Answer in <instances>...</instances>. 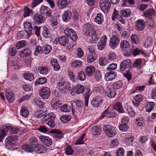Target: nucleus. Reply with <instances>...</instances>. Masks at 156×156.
<instances>
[{
    "label": "nucleus",
    "instance_id": "obj_44",
    "mask_svg": "<svg viewBox=\"0 0 156 156\" xmlns=\"http://www.w3.org/2000/svg\"><path fill=\"white\" fill-rule=\"evenodd\" d=\"M58 101L55 99L52 100L51 102V106L53 109H57L58 108Z\"/></svg>",
    "mask_w": 156,
    "mask_h": 156
},
{
    "label": "nucleus",
    "instance_id": "obj_31",
    "mask_svg": "<svg viewBox=\"0 0 156 156\" xmlns=\"http://www.w3.org/2000/svg\"><path fill=\"white\" fill-rule=\"evenodd\" d=\"M35 104L39 108H41V109L44 108V107L45 105V103L41 101L40 98H36L34 99Z\"/></svg>",
    "mask_w": 156,
    "mask_h": 156
},
{
    "label": "nucleus",
    "instance_id": "obj_55",
    "mask_svg": "<svg viewBox=\"0 0 156 156\" xmlns=\"http://www.w3.org/2000/svg\"><path fill=\"white\" fill-rule=\"evenodd\" d=\"M131 38L132 42L133 44H137L139 43V37L136 35L135 34L132 35Z\"/></svg>",
    "mask_w": 156,
    "mask_h": 156
},
{
    "label": "nucleus",
    "instance_id": "obj_10",
    "mask_svg": "<svg viewBox=\"0 0 156 156\" xmlns=\"http://www.w3.org/2000/svg\"><path fill=\"white\" fill-rule=\"evenodd\" d=\"M11 128V126L3 125L0 127V136H5L7 135L9 130Z\"/></svg>",
    "mask_w": 156,
    "mask_h": 156
},
{
    "label": "nucleus",
    "instance_id": "obj_17",
    "mask_svg": "<svg viewBox=\"0 0 156 156\" xmlns=\"http://www.w3.org/2000/svg\"><path fill=\"white\" fill-rule=\"evenodd\" d=\"M143 14L144 16L149 19H152V16L156 15L155 12L153 9H148L144 12Z\"/></svg>",
    "mask_w": 156,
    "mask_h": 156
},
{
    "label": "nucleus",
    "instance_id": "obj_15",
    "mask_svg": "<svg viewBox=\"0 0 156 156\" xmlns=\"http://www.w3.org/2000/svg\"><path fill=\"white\" fill-rule=\"evenodd\" d=\"M44 17L39 14H36L34 17V22L37 24H40L44 22Z\"/></svg>",
    "mask_w": 156,
    "mask_h": 156
},
{
    "label": "nucleus",
    "instance_id": "obj_25",
    "mask_svg": "<svg viewBox=\"0 0 156 156\" xmlns=\"http://www.w3.org/2000/svg\"><path fill=\"white\" fill-rule=\"evenodd\" d=\"M113 108L120 113L124 112V110L122 105V104L119 102L116 103L113 106Z\"/></svg>",
    "mask_w": 156,
    "mask_h": 156
},
{
    "label": "nucleus",
    "instance_id": "obj_51",
    "mask_svg": "<svg viewBox=\"0 0 156 156\" xmlns=\"http://www.w3.org/2000/svg\"><path fill=\"white\" fill-rule=\"evenodd\" d=\"M52 50V48L49 45H46L44 47L43 50V54L44 55H47L50 53Z\"/></svg>",
    "mask_w": 156,
    "mask_h": 156
},
{
    "label": "nucleus",
    "instance_id": "obj_39",
    "mask_svg": "<svg viewBox=\"0 0 156 156\" xmlns=\"http://www.w3.org/2000/svg\"><path fill=\"white\" fill-rule=\"evenodd\" d=\"M47 80L45 77H41L38 79L35 83L36 86H38L40 84H43L47 82Z\"/></svg>",
    "mask_w": 156,
    "mask_h": 156
},
{
    "label": "nucleus",
    "instance_id": "obj_64",
    "mask_svg": "<svg viewBox=\"0 0 156 156\" xmlns=\"http://www.w3.org/2000/svg\"><path fill=\"white\" fill-rule=\"evenodd\" d=\"M43 53V50H42V47L40 46H37L34 52V55L37 56L39 53Z\"/></svg>",
    "mask_w": 156,
    "mask_h": 156
},
{
    "label": "nucleus",
    "instance_id": "obj_36",
    "mask_svg": "<svg viewBox=\"0 0 156 156\" xmlns=\"http://www.w3.org/2000/svg\"><path fill=\"white\" fill-rule=\"evenodd\" d=\"M30 145L32 147L35 148L38 143V140L36 137H32L29 140Z\"/></svg>",
    "mask_w": 156,
    "mask_h": 156
},
{
    "label": "nucleus",
    "instance_id": "obj_4",
    "mask_svg": "<svg viewBox=\"0 0 156 156\" xmlns=\"http://www.w3.org/2000/svg\"><path fill=\"white\" fill-rule=\"evenodd\" d=\"M84 31L86 36L91 35L95 33V31L94 26L91 23H87L84 24L83 26Z\"/></svg>",
    "mask_w": 156,
    "mask_h": 156
},
{
    "label": "nucleus",
    "instance_id": "obj_40",
    "mask_svg": "<svg viewBox=\"0 0 156 156\" xmlns=\"http://www.w3.org/2000/svg\"><path fill=\"white\" fill-rule=\"evenodd\" d=\"M51 63L53 67L54 70L56 71L58 70V65L56 59H52L51 60Z\"/></svg>",
    "mask_w": 156,
    "mask_h": 156
},
{
    "label": "nucleus",
    "instance_id": "obj_3",
    "mask_svg": "<svg viewBox=\"0 0 156 156\" xmlns=\"http://www.w3.org/2000/svg\"><path fill=\"white\" fill-rule=\"evenodd\" d=\"M24 28L25 31L28 37H30L32 34H35L37 36L40 35V27L37 26H33L29 22L24 23Z\"/></svg>",
    "mask_w": 156,
    "mask_h": 156
},
{
    "label": "nucleus",
    "instance_id": "obj_12",
    "mask_svg": "<svg viewBox=\"0 0 156 156\" xmlns=\"http://www.w3.org/2000/svg\"><path fill=\"white\" fill-rule=\"evenodd\" d=\"M102 98L100 96L95 97L91 102L92 105L94 107L101 106L102 104Z\"/></svg>",
    "mask_w": 156,
    "mask_h": 156
},
{
    "label": "nucleus",
    "instance_id": "obj_27",
    "mask_svg": "<svg viewBox=\"0 0 156 156\" xmlns=\"http://www.w3.org/2000/svg\"><path fill=\"white\" fill-rule=\"evenodd\" d=\"M143 99V97L140 94H138L135 97L134 101H133V105L136 106H138L139 105L140 102H141Z\"/></svg>",
    "mask_w": 156,
    "mask_h": 156
},
{
    "label": "nucleus",
    "instance_id": "obj_53",
    "mask_svg": "<svg viewBox=\"0 0 156 156\" xmlns=\"http://www.w3.org/2000/svg\"><path fill=\"white\" fill-rule=\"evenodd\" d=\"M68 75L71 80L73 82H75L76 80V76L71 71H68Z\"/></svg>",
    "mask_w": 156,
    "mask_h": 156
},
{
    "label": "nucleus",
    "instance_id": "obj_34",
    "mask_svg": "<svg viewBox=\"0 0 156 156\" xmlns=\"http://www.w3.org/2000/svg\"><path fill=\"white\" fill-rule=\"evenodd\" d=\"M69 42L68 37L66 36H63L59 38V43L62 45L64 46Z\"/></svg>",
    "mask_w": 156,
    "mask_h": 156
},
{
    "label": "nucleus",
    "instance_id": "obj_49",
    "mask_svg": "<svg viewBox=\"0 0 156 156\" xmlns=\"http://www.w3.org/2000/svg\"><path fill=\"white\" fill-rule=\"evenodd\" d=\"M64 150L66 154L68 155H72L74 152L73 150L69 145H68Z\"/></svg>",
    "mask_w": 156,
    "mask_h": 156
},
{
    "label": "nucleus",
    "instance_id": "obj_43",
    "mask_svg": "<svg viewBox=\"0 0 156 156\" xmlns=\"http://www.w3.org/2000/svg\"><path fill=\"white\" fill-rule=\"evenodd\" d=\"M122 86V83L121 81L113 83L112 85V87L114 89H119L121 88Z\"/></svg>",
    "mask_w": 156,
    "mask_h": 156
},
{
    "label": "nucleus",
    "instance_id": "obj_2",
    "mask_svg": "<svg viewBox=\"0 0 156 156\" xmlns=\"http://www.w3.org/2000/svg\"><path fill=\"white\" fill-rule=\"evenodd\" d=\"M59 76V94L60 93L64 94L71 88L70 83L67 82L65 75L60 73Z\"/></svg>",
    "mask_w": 156,
    "mask_h": 156
},
{
    "label": "nucleus",
    "instance_id": "obj_50",
    "mask_svg": "<svg viewBox=\"0 0 156 156\" xmlns=\"http://www.w3.org/2000/svg\"><path fill=\"white\" fill-rule=\"evenodd\" d=\"M130 44L126 40H123L120 43V47L122 48H127L129 47Z\"/></svg>",
    "mask_w": 156,
    "mask_h": 156
},
{
    "label": "nucleus",
    "instance_id": "obj_33",
    "mask_svg": "<svg viewBox=\"0 0 156 156\" xmlns=\"http://www.w3.org/2000/svg\"><path fill=\"white\" fill-rule=\"evenodd\" d=\"M90 94V89H87L85 91V94L84 98L85 105L86 107L88 106L89 98Z\"/></svg>",
    "mask_w": 156,
    "mask_h": 156
},
{
    "label": "nucleus",
    "instance_id": "obj_47",
    "mask_svg": "<svg viewBox=\"0 0 156 156\" xmlns=\"http://www.w3.org/2000/svg\"><path fill=\"white\" fill-rule=\"evenodd\" d=\"M141 60L140 59H138L136 60L134 62L133 66L134 68L140 69L141 67Z\"/></svg>",
    "mask_w": 156,
    "mask_h": 156
},
{
    "label": "nucleus",
    "instance_id": "obj_8",
    "mask_svg": "<svg viewBox=\"0 0 156 156\" xmlns=\"http://www.w3.org/2000/svg\"><path fill=\"white\" fill-rule=\"evenodd\" d=\"M99 4L101 10L103 11H108L111 7V4L109 0H100Z\"/></svg>",
    "mask_w": 156,
    "mask_h": 156
},
{
    "label": "nucleus",
    "instance_id": "obj_42",
    "mask_svg": "<svg viewBox=\"0 0 156 156\" xmlns=\"http://www.w3.org/2000/svg\"><path fill=\"white\" fill-rule=\"evenodd\" d=\"M60 110L62 112H69L71 110V107L65 104L61 106L60 108Z\"/></svg>",
    "mask_w": 156,
    "mask_h": 156
},
{
    "label": "nucleus",
    "instance_id": "obj_11",
    "mask_svg": "<svg viewBox=\"0 0 156 156\" xmlns=\"http://www.w3.org/2000/svg\"><path fill=\"white\" fill-rule=\"evenodd\" d=\"M117 115L116 112L112 111H108L107 110H105L100 116L99 119H103L105 117L107 118H113L115 117Z\"/></svg>",
    "mask_w": 156,
    "mask_h": 156
},
{
    "label": "nucleus",
    "instance_id": "obj_7",
    "mask_svg": "<svg viewBox=\"0 0 156 156\" xmlns=\"http://www.w3.org/2000/svg\"><path fill=\"white\" fill-rule=\"evenodd\" d=\"M64 32L65 34L72 40L74 41L77 39V35L73 29L66 28L65 29Z\"/></svg>",
    "mask_w": 156,
    "mask_h": 156
},
{
    "label": "nucleus",
    "instance_id": "obj_19",
    "mask_svg": "<svg viewBox=\"0 0 156 156\" xmlns=\"http://www.w3.org/2000/svg\"><path fill=\"white\" fill-rule=\"evenodd\" d=\"M5 96L8 101L10 103L12 102L14 100L15 95L10 89L6 90Z\"/></svg>",
    "mask_w": 156,
    "mask_h": 156
},
{
    "label": "nucleus",
    "instance_id": "obj_45",
    "mask_svg": "<svg viewBox=\"0 0 156 156\" xmlns=\"http://www.w3.org/2000/svg\"><path fill=\"white\" fill-rule=\"evenodd\" d=\"M22 148L23 149L25 150L26 151L31 152L34 151V148L32 147L31 146H29L27 145H23Z\"/></svg>",
    "mask_w": 156,
    "mask_h": 156
},
{
    "label": "nucleus",
    "instance_id": "obj_37",
    "mask_svg": "<svg viewBox=\"0 0 156 156\" xmlns=\"http://www.w3.org/2000/svg\"><path fill=\"white\" fill-rule=\"evenodd\" d=\"M39 72L43 75H46L48 73V67L47 66H40L38 68Z\"/></svg>",
    "mask_w": 156,
    "mask_h": 156
},
{
    "label": "nucleus",
    "instance_id": "obj_46",
    "mask_svg": "<svg viewBox=\"0 0 156 156\" xmlns=\"http://www.w3.org/2000/svg\"><path fill=\"white\" fill-rule=\"evenodd\" d=\"M18 137H7L5 140V144L8 145L12 142L15 141L18 139Z\"/></svg>",
    "mask_w": 156,
    "mask_h": 156
},
{
    "label": "nucleus",
    "instance_id": "obj_41",
    "mask_svg": "<svg viewBox=\"0 0 156 156\" xmlns=\"http://www.w3.org/2000/svg\"><path fill=\"white\" fill-rule=\"evenodd\" d=\"M71 118V115H63L60 117V119L62 123H65L70 120Z\"/></svg>",
    "mask_w": 156,
    "mask_h": 156
},
{
    "label": "nucleus",
    "instance_id": "obj_24",
    "mask_svg": "<svg viewBox=\"0 0 156 156\" xmlns=\"http://www.w3.org/2000/svg\"><path fill=\"white\" fill-rule=\"evenodd\" d=\"M31 51L29 48H25L20 52V56L25 58L29 56L31 54Z\"/></svg>",
    "mask_w": 156,
    "mask_h": 156
},
{
    "label": "nucleus",
    "instance_id": "obj_26",
    "mask_svg": "<svg viewBox=\"0 0 156 156\" xmlns=\"http://www.w3.org/2000/svg\"><path fill=\"white\" fill-rule=\"evenodd\" d=\"M49 137H40V140L45 145L49 147L51 144L52 141Z\"/></svg>",
    "mask_w": 156,
    "mask_h": 156
},
{
    "label": "nucleus",
    "instance_id": "obj_32",
    "mask_svg": "<svg viewBox=\"0 0 156 156\" xmlns=\"http://www.w3.org/2000/svg\"><path fill=\"white\" fill-rule=\"evenodd\" d=\"M87 36L91 37V38L90 39V41L92 44L96 43L99 39V37L96 33L91 35H88Z\"/></svg>",
    "mask_w": 156,
    "mask_h": 156
},
{
    "label": "nucleus",
    "instance_id": "obj_9",
    "mask_svg": "<svg viewBox=\"0 0 156 156\" xmlns=\"http://www.w3.org/2000/svg\"><path fill=\"white\" fill-rule=\"evenodd\" d=\"M118 35L113 36L111 38L109 43L110 46L112 48H115L119 45L120 40L118 37Z\"/></svg>",
    "mask_w": 156,
    "mask_h": 156
},
{
    "label": "nucleus",
    "instance_id": "obj_22",
    "mask_svg": "<svg viewBox=\"0 0 156 156\" xmlns=\"http://www.w3.org/2000/svg\"><path fill=\"white\" fill-rule=\"evenodd\" d=\"M107 90H106V94L107 96L110 98H113L116 94V90L113 88L112 89L109 88L108 86H107Z\"/></svg>",
    "mask_w": 156,
    "mask_h": 156
},
{
    "label": "nucleus",
    "instance_id": "obj_59",
    "mask_svg": "<svg viewBox=\"0 0 156 156\" xmlns=\"http://www.w3.org/2000/svg\"><path fill=\"white\" fill-rule=\"evenodd\" d=\"M132 54L134 56H136L140 54L143 55L145 54L141 49H140L138 48L134 49L133 51Z\"/></svg>",
    "mask_w": 156,
    "mask_h": 156
},
{
    "label": "nucleus",
    "instance_id": "obj_54",
    "mask_svg": "<svg viewBox=\"0 0 156 156\" xmlns=\"http://www.w3.org/2000/svg\"><path fill=\"white\" fill-rule=\"evenodd\" d=\"M120 13L121 15L124 17H128L130 16L131 12L130 9H126L125 10H122Z\"/></svg>",
    "mask_w": 156,
    "mask_h": 156
},
{
    "label": "nucleus",
    "instance_id": "obj_29",
    "mask_svg": "<svg viewBox=\"0 0 156 156\" xmlns=\"http://www.w3.org/2000/svg\"><path fill=\"white\" fill-rule=\"evenodd\" d=\"M97 58V54L87 55V63H91L93 62Z\"/></svg>",
    "mask_w": 156,
    "mask_h": 156
},
{
    "label": "nucleus",
    "instance_id": "obj_60",
    "mask_svg": "<svg viewBox=\"0 0 156 156\" xmlns=\"http://www.w3.org/2000/svg\"><path fill=\"white\" fill-rule=\"evenodd\" d=\"M116 55L115 53L112 51L110 52L108 56V59L114 61L116 59Z\"/></svg>",
    "mask_w": 156,
    "mask_h": 156
},
{
    "label": "nucleus",
    "instance_id": "obj_38",
    "mask_svg": "<svg viewBox=\"0 0 156 156\" xmlns=\"http://www.w3.org/2000/svg\"><path fill=\"white\" fill-rule=\"evenodd\" d=\"M24 78L26 80L31 81L34 79V75L29 73H25L23 74Z\"/></svg>",
    "mask_w": 156,
    "mask_h": 156
},
{
    "label": "nucleus",
    "instance_id": "obj_52",
    "mask_svg": "<svg viewBox=\"0 0 156 156\" xmlns=\"http://www.w3.org/2000/svg\"><path fill=\"white\" fill-rule=\"evenodd\" d=\"M86 76L83 71H81L78 74L77 79L81 81H83L85 79Z\"/></svg>",
    "mask_w": 156,
    "mask_h": 156
},
{
    "label": "nucleus",
    "instance_id": "obj_61",
    "mask_svg": "<svg viewBox=\"0 0 156 156\" xmlns=\"http://www.w3.org/2000/svg\"><path fill=\"white\" fill-rule=\"evenodd\" d=\"M99 64L101 66H104L107 63V60L105 57H101L99 60Z\"/></svg>",
    "mask_w": 156,
    "mask_h": 156
},
{
    "label": "nucleus",
    "instance_id": "obj_28",
    "mask_svg": "<svg viewBox=\"0 0 156 156\" xmlns=\"http://www.w3.org/2000/svg\"><path fill=\"white\" fill-rule=\"evenodd\" d=\"M155 103L151 101L148 102L146 107V110L148 112H151L154 109Z\"/></svg>",
    "mask_w": 156,
    "mask_h": 156
},
{
    "label": "nucleus",
    "instance_id": "obj_20",
    "mask_svg": "<svg viewBox=\"0 0 156 156\" xmlns=\"http://www.w3.org/2000/svg\"><path fill=\"white\" fill-rule=\"evenodd\" d=\"M145 24V22L144 20L140 19L136 22V27L137 29L142 30L144 28Z\"/></svg>",
    "mask_w": 156,
    "mask_h": 156
},
{
    "label": "nucleus",
    "instance_id": "obj_56",
    "mask_svg": "<svg viewBox=\"0 0 156 156\" xmlns=\"http://www.w3.org/2000/svg\"><path fill=\"white\" fill-rule=\"evenodd\" d=\"M124 150L122 148H119L115 152L116 156H124Z\"/></svg>",
    "mask_w": 156,
    "mask_h": 156
},
{
    "label": "nucleus",
    "instance_id": "obj_48",
    "mask_svg": "<svg viewBox=\"0 0 156 156\" xmlns=\"http://www.w3.org/2000/svg\"><path fill=\"white\" fill-rule=\"evenodd\" d=\"M82 65V62L80 60H75L71 63V66L73 67H79Z\"/></svg>",
    "mask_w": 156,
    "mask_h": 156
},
{
    "label": "nucleus",
    "instance_id": "obj_5",
    "mask_svg": "<svg viewBox=\"0 0 156 156\" xmlns=\"http://www.w3.org/2000/svg\"><path fill=\"white\" fill-rule=\"evenodd\" d=\"M51 90L48 87H44L39 91V96L43 99H47L50 97Z\"/></svg>",
    "mask_w": 156,
    "mask_h": 156
},
{
    "label": "nucleus",
    "instance_id": "obj_58",
    "mask_svg": "<svg viewBox=\"0 0 156 156\" xmlns=\"http://www.w3.org/2000/svg\"><path fill=\"white\" fill-rule=\"evenodd\" d=\"M43 30L42 31L43 36L45 37H49L50 36V33L48 28L45 27H43Z\"/></svg>",
    "mask_w": 156,
    "mask_h": 156
},
{
    "label": "nucleus",
    "instance_id": "obj_23",
    "mask_svg": "<svg viewBox=\"0 0 156 156\" xmlns=\"http://www.w3.org/2000/svg\"><path fill=\"white\" fill-rule=\"evenodd\" d=\"M95 70V68L94 66H89L86 67L85 71L87 76H90L94 74Z\"/></svg>",
    "mask_w": 156,
    "mask_h": 156
},
{
    "label": "nucleus",
    "instance_id": "obj_16",
    "mask_svg": "<svg viewBox=\"0 0 156 156\" xmlns=\"http://www.w3.org/2000/svg\"><path fill=\"white\" fill-rule=\"evenodd\" d=\"M117 73L112 71L107 73L105 75V79L107 81H110L114 80L116 76Z\"/></svg>",
    "mask_w": 156,
    "mask_h": 156
},
{
    "label": "nucleus",
    "instance_id": "obj_6",
    "mask_svg": "<svg viewBox=\"0 0 156 156\" xmlns=\"http://www.w3.org/2000/svg\"><path fill=\"white\" fill-rule=\"evenodd\" d=\"M103 129L108 136H116L117 132L114 128L109 125H105Z\"/></svg>",
    "mask_w": 156,
    "mask_h": 156
},
{
    "label": "nucleus",
    "instance_id": "obj_63",
    "mask_svg": "<svg viewBox=\"0 0 156 156\" xmlns=\"http://www.w3.org/2000/svg\"><path fill=\"white\" fill-rule=\"evenodd\" d=\"M76 55L79 58H82L84 55L83 51L80 48H78L76 50Z\"/></svg>",
    "mask_w": 156,
    "mask_h": 156
},
{
    "label": "nucleus",
    "instance_id": "obj_62",
    "mask_svg": "<svg viewBox=\"0 0 156 156\" xmlns=\"http://www.w3.org/2000/svg\"><path fill=\"white\" fill-rule=\"evenodd\" d=\"M25 41L23 40L18 42L16 45V48L17 49H20L25 45Z\"/></svg>",
    "mask_w": 156,
    "mask_h": 156
},
{
    "label": "nucleus",
    "instance_id": "obj_35",
    "mask_svg": "<svg viewBox=\"0 0 156 156\" xmlns=\"http://www.w3.org/2000/svg\"><path fill=\"white\" fill-rule=\"evenodd\" d=\"M103 16L101 13H98L95 19V22L99 24H101L103 21Z\"/></svg>",
    "mask_w": 156,
    "mask_h": 156
},
{
    "label": "nucleus",
    "instance_id": "obj_30",
    "mask_svg": "<svg viewBox=\"0 0 156 156\" xmlns=\"http://www.w3.org/2000/svg\"><path fill=\"white\" fill-rule=\"evenodd\" d=\"M20 114L24 118H26L29 115V112L26 107L25 106H22L21 107Z\"/></svg>",
    "mask_w": 156,
    "mask_h": 156
},
{
    "label": "nucleus",
    "instance_id": "obj_57",
    "mask_svg": "<svg viewBox=\"0 0 156 156\" xmlns=\"http://www.w3.org/2000/svg\"><path fill=\"white\" fill-rule=\"evenodd\" d=\"M94 77L97 81H99L102 78V75L100 71L99 70L96 71L94 74Z\"/></svg>",
    "mask_w": 156,
    "mask_h": 156
},
{
    "label": "nucleus",
    "instance_id": "obj_1",
    "mask_svg": "<svg viewBox=\"0 0 156 156\" xmlns=\"http://www.w3.org/2000/svg\"><path fill=\"white\" fill-rule=\"evenodd\" d=\"M47 108H44L35 112L34 113V116L37 118H40L44 117L42 121L46 122L47 125L51 128L55 127L56 123L55 122L56 115L53 112L47 113Z\"/></svg>",
    "mask_w": 156,
    "mask_h": 156
},
{
    "label": "nucleus",
    "instance_id": "obj_13",
    "mask_svg": "<svg viewBox=\"0 0 156 156\" xmlns=\"http://www.w3.org/2000/svg\"><path fill=\"white\" fill-rule=\"evenodd\" d=\"M131 61L130 59H126L122 62L120 65V70L121 71L124 70L129 68L131 65Z\"/></svg>",
    "mask_w": 156,
    "mask_h": 156
},
{
    "label": "nucleus",
    "instance_id": "obj_21",
    "mask_svg": "<svg viewBox=\"0 0 156 156\" xmlns=\"http://www.w3.org/2000/svg\"><path fill=\"white\" fill-rule=\"evenodd\" d=\"M84 86L80 84H78L74 87L73 91L78 94H83L84 90Z\"/></svg>",
    "mask_w": 156,
    "mask_h": 156
},
{
    "label": "nucleus",
    "instance_id": "obj_14",
    "mask_svg": "<svg viewBox=\"0 0 156 156\" xmlns=\"http://www.w3.org/2000/svg\"><path fill=\"white\" fill-rule=\"evenodd\" d=\"M34 151L37 154H43L45 153L47 151L46 148L43 145L37 144L36 147L34 148Z\"/></svg>",
    "mask_w": 156,
    "mask_h": 156
},
{
    "label": "nucleus",
    "instance_id": "obj_18",
    "mask_svg": "<svg viewBox=\"0 0 156 156\" xmlns=\"http://www.w3.org/2000/svg\"><path fill=\"white\" fill-rule=\"evenodd\" d=\"M72 15L71 11L69 10H65L62 16V20L66 22H68L71 19Z\"/></svg>",
    "mask_w": 156,
    "mask_h": 156
}]
</instances>
